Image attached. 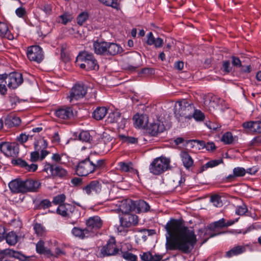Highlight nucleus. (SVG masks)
Masks as SVG:
<instances>
[{
  "label": "nucleus",
  "mask_w": 261,
  "mask_h": 261,
  "mask_svg": "<svg viewBox=\"0 0 261 261\" xmlns=\"http://www.w3.org/2000/svg\"><path fill=\"white\" fill-rule=\"evenodd\" d=\"M225 221L222 218L217 221L211 223L208 226V229L212 232L215 231L217 229L222 228L225 227Z\"/></svg>",
  "instance_id": "nucleus-33"
},
{
  "label": "nucleus",
  "mask_w": 261,
  "mask_h": 261,
  "mask_svg": "<svg viewBox=\"0 0 261 261\" xmlns=\"http://www.w3.org/2000/svg\"><path fill=\"white\" fill-rule=\"evenodd\" d=\"M107 112L108 110L106 108L98 107L94 111L93 113V117L95 119L100 120L102 119L106 116Z\"/></svg>",
  "instance_id": "nucleus-30"
},
{
  "label": "nucleus",
  "mask_w": 261,
  "mask_h": 261,
  "mask_svg": "<svg viewBox=\"0 0 261 261\" xmlns=\"http://www.w3.org/2000/svg\"><path fill=\"white\" fill-rule=\"evenodd\" d=\"M133 120L136 127L145 128L148 122V117L145 114H136L134 116Z\"/></svg>",
  "instance_id": "nucleus-22"
},
{
  "label": "nucleus",
  "mask_w": 261,
  "mask_h": 261,
  "mask_svg": "<svg viewBox=\"0 0 261 261\" xmlns=\"http://www.w3.org/2000/svg\"><path fill=\"white\" fill-rule=\"evenodd\" d=\"M246 172V170L243 168H235L233 170V175H229L227 178H231L234 176H243L245 174Z\"/></svg>",
  "instance_id": "nucleus-41"
},
{
  "label": "nucleus",
  "mask_w": 261,
  "mask_h": 261,
  "mask_svg": "<svg viewBox=\"0 0 261 261\" xmlns=\"http://www.w3.org/2000/svg\"><path fill=\"white\" fill-rule=\"evenodd\" d=\"M0 150L7 156H16L18 154L19 149L16 143L2 142L0 144Z\"/></svg>",
  "instance_id": "nucleus-8"
},
{
  "label": "nucleus",
  "mask_w": 261,
  "mask_h": 261,
  "mask_svg": "<svg viewBox=\"0 0 261 261\" xmlns=\"http://www.w3.org/2000/svg\"><path fill=\"white\" fill-rule=\"evenodd\" d=\"M181 156L183 164L186 167L189 168L193 165V160L187 152H182Z\"/></svg>",
  "instance_id": "nucleus-35"
},
{
  "label": "nucleus",
  "mask_w": 261,
  "mask_h": 261,
  "mask_svg": "<svg viewBox=\"0 0 261 261\" xmlns=\"http://www.w3.org/2000/svg\"><path fill=\"white\" fill-rule=\"evenodd\" d=\"M205 124L209 129L214 131H217L219 130L221 126L220 124L216 122H206Z\"/></svg>",
  "instance_id": "nucleus-46"
},
{
  "label": "nucleus",
  "mask_w": 261,
  "mask_h": 261,
  "mask_svg": "<svg viewBox=\"0 0 261 261\" xmlns=\"http://www.w3.org/2000/svg\"><path fill=\"white\" fill-rule=\"evenodd\" d=\"M199 102L211 113H217L223 110L222 103L224 100L215 95L211 94H199Z\"/></svg>",
  "instance_id": "nucleus-4"
},
{
  "label": "nucleus",
  "mask_w": 261,
  "mask_h": 261,
  "mask_svg": "<svg viewBox=\"0 0 261 261\" xmlns=\"http://www.w3.org/2000/svg\"><path fill=\"white\" fill-rule=\"evenodd\" d=\"M141 258L143 261H150V257L152 256V253L150 252H144L141 255Z\"/></svg>",
  "instance_id": "nucleus-58"
},
{
  "label": "nucleus",
  "mask_w": 261,
  "mask_h": 261,
  "mask_svg": "<svg viewBox=\"0 0 261 261\" xmlns=\"http://www.w3.org/2000/svg\"><path fill=\"white\" fill-rule=\"evenodd\" d=\"M16 15L19 17H23L25 14V10L24 8L20 7L17 9L15 11Z\"/></svg>",
  "instance_id": "nucleus-64"
},
{
  "label": "nucleus",
  "mask_w": 261,
  "mask_h": 261,
  "mask_svg": "<svg viewBox=\"0 0 261 261\" xmlns=\"http://www.w3.org/2000/svg\"><path fill=\"white\" fill-rule=\"evenodd\" d=\"M37 168L38 166L36 164H32L29 165L27 164L25 169L29 172H34L37 170Z\"/></svg>",
  "instance_id": "nucleus-63"
},
{
  "label": "nucleus",
  "mask_w": 261,
  "mask_h": 261,
  "mask_svg": "<svg viewBox=\"0 0 261 261\" xmlns=\"http://www.w3.org/2000/svg\"><path fill=\"white\" fill-rule=\"evenodd\" d=\"M122 51V47L118 44L114 43L108 42L106 56H115L121 53Z\"/></svg>",
  "instance_id": "nucleus-27"
},
{
  "label": "nucleus",
  "mask_w": 261,
  "mask_h": 261,
  "mask_svg": "<svg viewBox=\"0 0 261 261\" xmlns=\"http://www.w3.org/2000/svg\"><path fill=\"white\" fill-rule=\"evenodd\" d=\"M0 34L1 36L3 38H5L10 40L14 39V36L9 30L8 25L4 22H0Z\"/></svg>",
  "instance_id": "nucleus-29"
},
{
  "label": "nucleus",
  "mask_w": 261,
  "mask_h": 261,
  "mask_svg": "<svg viewBox=\"0 0 261 261\" xmlns=\"http://www.w3.org/2000/svg\"><path fill=\"white\" fill-rule=\"evenodd\" d=\"M6 240L8 244L14 245L17 242V236L13 231H11L6 236Z\"/></svg>",
  "instance_id": "nucleus-37"
},
{
  "label": "nucleus",
  "mask_w": 261,
  "mask_h": 261,
  "mask_svg": "<svg viewBox=\"0 0 261 261\" xmlns=\"http://www.w3.org/2000/svg\"><path fill=\"white\" fill-rule=\"evenodd\" d=\"M72 209L74 208L70 204H62L59 205L58 208L57 210V211L59 214L63 216H68L69 217H71V216H70L71 213L74 215H77V211L73 210V211L72 212Z\"/></svg>",
  "instance_id": "nucleus-21"
},
{
  "label": "nucleus",
  "mask_w": 261,
  "mask_h": 261,
  "mask_svg": "<svg viewBox=\"0 0 261 261\" xmlns=\"http://www.w3.org/2000/svg\"><path fill=\"white\" fill-rule=\"evenodd\" d=\"M36 251L40 254H43L48 255H53L49 249L44 247V243L43 241L40 240L36 245Z\"/></svg>",
  "instance_id": "nucleus-34"
},
{
  "label": "nucleus",
  "mask_w": 261,
  "mask_h": 261,
  "mask_svg": "<svg viewBox=\"0 0 261 261\" xmlns=\"http://www.w3.org/2000/svg\"><path fill=\"white\" fill-rule=\"evenodd\" d=\"M211 201L216 207H221L223 205L221 197L217 195L212 196L211 198Z\"/></svg>",
  "instance_id": "nucleus-43"
},
{
  "label": "nucleus",
  "mask_w": 261,
  "mask_h": 261,
  "mask_svg": "<svg viewBox=\"0 0 261 261\" xmlns=\"http://www.w3.org/2000/svg\"><path fill=\"white\" fill-rule=\"evenodd\" d=\"M107 121L108 123H117L119 128H123L125 126L127 120L121 116L119 112H114L109 114Z\"/></svg>",
  "instance_id": "nucleus-15"
},
{
  "label": "nucleus",
  "mask_w": 261,
  "mask_h": 261,
  "mask_svg": "<svg viewBox=\"0 0 261 261\" xmlns=\"http://www.w3.org/2000/svg\"><path fill=\"white\" fill-rule=\"evenodd\" d=\"M169 159L164 157L157 158L150 165V172L154 175L161 174L169 169Z\"/></svg>",
  "instance_id": "nucleus-6"
},
{
  "label": "nucleus",
  "mask_w": 261,
  "mask_h": 261,
  "mask_svg": "<svg viewBox=\"0 0 261 261\" xmlns=\"http://www.w3.org/2000/svg\"><path fill=\"white\" fill-rule=\"evenodd\" d=\"M39 158V150H36L31 153V160L32 162H36L38 160Z\"/></svg>",
  "instance_id": "nucleus-61"
},
{
  "label": "nucleus",
  "mask_w": 261,
  "mask_h": 261,
  "mask_svg": "<svg viewBox=\"0 0 261 261\" xmlns=\"http://www.w3.org/2000/svg\"><path fill=\"white\" fill-rule=\"evenodd\" d=\"M134 208L136 207L139 212H146L150 208L149 204L143 200L134 202Z\"/></svg>",
  "instance_id": "nucleus-31"
},
{
  "label": "nucleus",
  "mask_w": 261,
  "mask_h": 261,
  "mask_svg": "<svg viewBox=\"0 0 261 261\" xmlns=\"http://www.w3.org/2000/svg\"><path fill=\"white\" fill-rule=\"evenodd\" d=\"M66 197L64 194H60L54 198L53 202L55 204H62L65 201Z\"/></svg>",
  "instance_id": "nucleus-48"
},
{
  "label": "nucleus",
  "mask_w": 261,
  "mask_h": 261,
  "mask_svg": "<svg viewBox=\"0 0 261 261\" xmlns=\"http://www.w3.org/2000/svg\"><path fill=\"white\" fill-rule=\"evenodd\" d=\"M123 257L124 259L128 261H136L137 256L129 252H125L123 254Z\"/></svg>",
  "instance_id": "nucleus-50"
},
{
  "label": "nucleus",
  "mask_w": 261,
  "mask_h": 261,
  "mask_svg": "<svg viewBox=\"0 0 261 261\" xmlns=\"http://www.w3.org/2000/svg\"><path fill=\"white\" fill-rule=\"evenodd\" d=\"M13 163L14 165H19L21 167L25 168L27 163L24 161L20 159H18L17 160H15L13 161Z\"/></svg>",
  "instance_id": "nucleus-55"
},
{
  "label": "nucleus",
  "mask_w": 261,
  "mask_h": 261,
  "mask_svg": "<svg viewBox=\"0 0 261 261\" xmlns=\"http://www.w3.org/2000/svg\"><path fill=\"white\" fill-rule=\"evenodd\" d=\"M163 257L162 255L152 253V256L150 257V261H161Z\"/></svg>",
  "instance_id": "nucleus-62"
},
{
  "label": "nucleus",
  "mask_w": 261,
  "mask_h": 261,
  "mask_svg": "<svg viewBox=\"0 0 261 261\" xmlns=\"http://www.w3.org/2000/svg\"><path fill=\"white\" fill-rule=\"evenodd\" d=\"M9 187L13 193H24L23 180L17 178L12 180L9 184Z\"/></svg>",
  "instance_id": "nucleus-23"
},
{
  "label": "nucleus",
  "mask_w": 261,
  "mask_h": 261,
  "mask_svg": "<svg viewBox=\"0 0 261 261\" xmlns=\"http://www.w3.org/2000/svg\"><path fill=\"white\" fill-rule=\"evenodd\" d=\"M118 252V249L116 247L115 239H111L107 243V245L103 246L101 249V253L103 255H113Z\"/></svg>",
  "instance_id": "nucleus-18"
},
{
  "label": "nucleus",
  "mask_w": 261,
  "mask_h": 261,
  "mask_svg": "<svg viewBox=\"0 0 261 261\" xmlns=\"http://www.w3.org/2000/svg\"><path fill=\"white\" fill-rule=\"evenodd\" d=\"M108 42L96 40L93 43V49L97 55H107Z\"/></svg>",
  "instance_id": "nucleus-19"
},
{
  "label": "nucleus",
  "mask_w": 261,
  "mask_h": 261,
  "mask_svg": "<svg viewBox=\"0 0 261 261\" xmlns=\"http://www.w3.org/2000/svg\"><path fill=\"white\" fill-rule=\"evenodd\" d=\"M83 191L88 195L98 194L100 198L104 200H111L113 198L111 196V190L106 186H102L101 184L97 180L91 181L86 186L83 187Z\"/></svg>",
  "instance_id": "nucleus-3"
},
{
  "label": "nucleus",
  "mask_w": 261,
  "mask_h": 261,
  "mask_svg": "<svg viewBox=\"0 0 261 261\" xmlns=\"http://www.w3.org/2000/svg\"><path fill=\"white\" fill-rule=\"evenodd\" d=\"M234 140L232 135L230 132L225 133L221 138V141L226 144H231Z\"/></svg>",
  "instance_id": "nucleus-40"
},
{
  "label": "nucleus",
  "mask_w": 261,
  "mask_h": 261,
  "mask_svg": "<svg viewBox=\"0 0 261 261\" xmlns=\"http://www.w3.org/2000/svg\"><path fill=\"white\" fill-rule=\"evenodd\" d=\"M47 146V142L44 139H40L35 143L36 150H39L41 149H45Z\"/></svg>",
  "instance_id": "nucleus-44"
},
{
  "label": "nucleus",
  "mask_w": 261,
  "mask_h": 261,
  "mask_svg": "<svg viewBox=\"0 0 261 261\" xmlns=\"http://www.w3.org/2000/svg\"><path fill=\"white\" fill-rule=\"evenodd\" d=\"M76 64L81 68L89 70H97L99 66L93 54L87 51L81 53L77 57Z\"/></svg>",
  "instance_id": "nucleus-5"
},
{
  "label": "nucleus",
  "mask_w": 261,
  "mask_h": 261,
  "mask_svg": "<svg viewBox=\"0 0 261 261\" xmlns=\"http://www.w3.org/2000/svg\"><path fill=\"white\" fill-rule=\"evenodd\" d=\"M40 183L32 179L23 180L24 193L37 192L40 188Z\"/></svg>",
  "instance_id": "nucleus-20"
},
{
  "label": "nucleus",
  "mask_w": 261,
  "mask_h": 261,
  "mask_svg": "<svg viewBox=\"0 0 261 261\" xmlns=\"http://www.w3.org/2000/svg\"><path fill=\"white\" fill-rule=\"evenodd\" d=\"M221 161L219 160H213L206 163L204 165L202 166L200 169V172H202L208 168H212L218 165Z\"/></svg>",
  "instance_id": "nucleus-39"
},
{
  "label": "nucleus",
  "mask_w": 261,
  "mask_h": 261,
  "mask_svg": "<svg viewBox=\"0 0 261 261\" xmlns=\"http://www.w3.org/2000/svg\"><path fill=\"white\" fill-rule=\"evenodd\" d=\"M165 127L163 122L158 118L151 122L147 126L146 131L151 136H155L165 130Z\"/></svg>",
  "instance_id": "nucleus-12"
},
{
  "label": "nucleus",
  "mask_w": 261,
  "mask_h": 261,
  "mask_svg": "<svg viewBox=\"0 0 261 261\" xmlns=\"http://www.w3.org/2000/svg\"><path fill=\"white\" fill-rule=\"evenodd\" d=\"M34 229L38 236H43L46 233L45 228L41 224L35 223L34 225Z\"/></svg>",
  "instance_id": "nucleus-38"
},
{
  "label": "nucleus",
  "mask_w": 261,
  "mask_h": 261,
  "mask_svg": "<svg viewBox=\"0 0 261 261\" xmlns=\"http://www.w3.org/2000/svg\"><path fill=\"white\" fill-rule=\"evenodd\" d=\"M5 80H2L0 82V94L5 95L7 91V88L6 87L5 81Z\"/></svg>",
  "instance_id": "nucleus-56"
},
{
  "label": "nucleus",
  "mask_w": 261,
  "mask_h": 261,
  "mask_svg": "<svg viewBox=\"0 0 261 261\" xmlns=\"http://www.w3.org/2000/svg\"><path fill=\"white\" fill-rule=\"evenodd\" d=\"M27 56L31 61L40 63L43 59V54L41 48L39 46H32L28 48Z\"/></svg>",
  "instance_id": "nucleus-11"
},
{
  "label": "nucleus",
  "mask_w": 261,
  "mask_h": 261,
  "mask_svg": "<svg viewBox=\"0 0 261 261\" xmlns=\"http://www.w3.org/2000/svg\"><path fill=\"white\" fill-rule=\"evenodd\" d=\"M103 164L104 161L102 160H97L95 163L93 162L94 171L100 168Z\"/></svg>",
  "instance_id": "nucleus-54"
},
{
  "label": "nucleus",
  "mask_w": 261,
  "mask_h": 261,
  "mask_svg": "<svg viewBox=\"0 0 261 261\" xmlns=\"http://www.w3.org/2000/svg\"><path fill=\"white\" fill-rule=\"evenodd\" d=\"M232 64L233 66L237 67H240L242 66L241 62L240 59L234 56L232 57Z\"/></svg>",
  "instance_id": "nucleus-59"
},
{
  "label": "nucleus",
  "mask_w": 261,
  "mask_h": 261,
  "mask_svg": "<svg viewBox=\"0 0 261 261\" xmlns=\"http://www.w3.org/2000/svg\"><path fill=\"white\" fill-rule=\"evenodd\" d=\"M243 126L251 131L261 133V121H250L243 123Z\"/></svg>",
  "instance_id": "nucleus-25"
},
{
  "label": "nucleus",
  "mask_w": 261,
  "mask_h": 261,
  "mask_svg": "<svg viewBox=\"0 0 261 261\" xmlns=\"http://www.w3.org/2000/svg\"><path fill=\"white\" fill-rule=\"evenodd\" d=\"M120 223L126 228L135 225L138 223V218L136 215L130 213L124 214L123 216L120 218Z\"/></svg>",
  "instance_id": "nucleus-17"
},
{
  "label": "nucleus",
  "mask_w": 261,
  "mask_h": 261,
  "mask_svg": "<svg viewBox=\"0 0 261 261\" xmlns=\"http://www.w3.org/2000/svg\"><path fill=\"white\" fill-rule=\"evenodd\" d=\"M247 211V206L245 204H242L238 207L236 210V214L239 215H243L245 214Z\"/></svg>",
  "instance_id": "nucleus-51"
},
{
  "label": "nucleus",
  "mask_w": 261,
  "mask_h": 261,
  "mask_svg": "<svg viewBox=\"0 0 261 261\" xmlns=\"http://www.w3.org/2000/svg\"><path fill=\"white\" fill-rule=\"evenodd\" d=\"M193 142H195L196 140H185L184 138L178 137L175 139L174 142L176 145L179 146V147H184L189 145Z\"/></svg>",
  "instance_id": "nucleus-36"
},
{
  "label": "nucleus",
  "mask_w": 261,
  "mask_h": 261,
  "mask_svg": "<svg viewBox=\"0 0 261 261\" xmlns=\"http://www.w3.org/2000/svg\"><path fill=\"white\" fill-rule=\"evenodd\" d=\"M40 9L42 10L46 14L49 15L51 12L52 7L49 4H45L40 6Z\"/></svg>",
  "instance_id": "nucleus-52"
},
{
  "label": "nucleus",
  "mask_w": 261,
  "mask_h": 261,
  "mask_svg": "<svg viewBox=\"0 0 261 261\" xmlns=\"http://www.w3.org/2000/svg\"><path fill=\"white\" fill-rule=\"evenodd\" d=\"M88 14L87 12L81 13L77 17V22L80 25H82L88 18Z\"/></svg>",
  "instance_id": "nucleus-45"
},
{
  "label": "nucleus",
  "mask_w": 261,
  "mask_h": 261,
  "mask_svg": "<svg viewBox=\"0 0 261 261\" xmlns=\"http://www.w3.org/2000/svg\"><path fill=\"white\" fill-rule=\"evenodd\" d=\"M62 19V23L66 24L68 21H70L72 17L70 15L68 14H64L60 16Z\"/></svg>",
  "instance_id": "nucleus-57"
},
{
  "label": "nucleus",
  "mask_w": 261,
  "mask_h": 261,
  "mask_svg": "<svg viewBox=\"0 0 261 261\" xmlns=\"http://www.w3.org/2000/svg\"><path fill=\"white\" fill-rule=\"evenodd\" d=\"M222 69L225 73H229L231 70V67L230 66V63L228 61H224L223 63Z\"/></svg>",
  "instance_id": "nucleus-53"
},
{
  "label": "nucleus",
  "mask_w": 261,
  "mask_h": 261,
  "mask_svg": "<svg viewBox=\"0 0 261 261\" xmlns=\"http://www.w3.org/2000/svg\"><path fill=\"white\" fill-rule=\"evenodd\" d=\"M80 140L84 142H89L91 139V136L89 132L83 131L79 135Z\"/></svg>",
  "instance_id": "nucleus-47"
},
{
  "label": "nucleus",
  "mask_w": 261,
  "mask_h": 261,
  "mask_svg": "<svg viewBox=\"0 0 261 261\" xmlns=\"http://www.w3.org/2000/svg\"><path fill=\"white\" fill-rule=\"evenodd\" d=\"M174 114L179 121L184 122L192 118L196 119V109L193 103L183 100L175 103Z\"/></svg>",
  "instance_id": "nucleus-2"
},
{
  "label": "nucleus",
  "mask_w": 261,
  "mask_h": 261,
  "mask_svg": "<svg viewBox=\"0 0 261 261\" xmlns=\"http://www.w3.org/2000/svg\"><path fill=\"white\" fill-rule=\"evenodd\" d=\"M86 229L89 231L91 237L93 236L97 230L102 225V221L99 217L94 216L88 218L86 221Z\"/></svg>",
  "instance_id": "nucleus-9"
},
{
  "label": "nucleus",
  "mask_w": 261,
  "mask_h": 261,
  "mask_svg": "<svg viewBox=\"0 0 261 261\" xmlns=\"http://www.w3.org/2000/svg\"><path fill=\"white\" fill-rule=\"evenodd\" d=\"M117 208L115 210L117 211H121L122 213H129L134 208V202L129 199H123L122 200H117L114 203Z\"/></svg>",
  "instance_id": "nucleus-13"
},
{
  "label": "nucleus",
  "mask_w": 261,
  "mask_h": 261,
  "mask_svg": "<svg viewBox=\"0 0 261 261\" xmlns=\"http://www.w3.org/2000/svg\"><path fill=\"white\" fill-rule=\"evenodd\" d=\"M101 3H102L105 5L111 6L114 8L118 9V4L115 0H98Z\"/></svg>",
  "instance_id": "nucleus-49"
},
{
  "label": "nucleus",
  "mask_w": 261,
  "mask_h": 261,
  "mask_svg": "<svg viewBox=\"0 0 261 261\" xmlns=\"http://www.w3.org/2000/svg\"><path fill=\"white\" fill-rule=\"evenodd\" d=\"M56 115L59 118L66 119L73 116V112L71 108H62L56 112Z\"/></svg>",
  "instance_id": "nucleus-24"
},
{
  "label": "nucleus",
  "mask_w": 261,
  "mask_h": 261,
  "mask_svg": "<svg viewBox=\"0 0 261 261\" xmlns=\"http://www.w3.org/2000/svg\"><path fill=\"white\" fill-rule=\"evenodd\" d=\"M93 172V162L89 159L80 162L76 166L75 172L79 176H87Z\"/></svg>",
  "instance_id": "nucleus-7"
},
{
  "label": "nucleus",
  "mask_w": 261,
  "mask_h": 261,
  "mask_svg": "<svg viewBox=\"0 0 261 261\" xmlns=\"http://www.w3.org/2000/svg\"><path fill=\"white\" fill-rule=\"evenodd\" d=\"M225 232H220L218 233H215L212 232L211 230L207 228L204 227L202 229H200L198 231L197 236H198V239H197V242H198L200 245L206 242L209 238L214 237L218 234L224 233Z\"/></svg>",
  "instance_id": "nucleus-14"
},
{
  "label": "nucleus",
  "mask_w": 261,
  "mask_h": 261,
  "mask_svg": "<svg viewBox=\"0 0 261 261\" xmlns=\"http://www.w3.org/2000/svg\"><path fill=\"white\" fill-rule=\"evenodd\" d=\"M147 39L146 43L148 45H154L156 48H159L162 46L163 44V40L161 38H155L151 32H150L147 35Z\"/></svg>",
  "instance_id": "nucleus-26"
},
{
  "label": "nucleus",
  "mask_w": 261,
  "mask_h": 261,
  "mask_svg": "<svg viewBox=\"0 0 261 261\" xmlns=\"http://www.w3.org/2000/svg\"><path fill=\"white\" fill-rule=\"evenodd\" d=\"M166 229L170 239L167 238L166 247L170 250H178L189 253L195 242L194 229H189L177 220H172L166 225Z\"/></svg>",
  "instance_id": "nucleus-1"
},
{
  "label": "nucleus",
  "mask_w": 261,
  "mask_h": 261,
  "mask_svg": "<svg viewBox=\"0 0 261 261\" xmlns=\"http://www.w3.org/2000/svg\"><path fill=\"white\" fill-rule=\"evenodd\" d=\"M119 169L123 172H129L133 169V165L131 163H125L124 162H120L119 163Z\"/></svg>",
  "instance_id": "nucleus-42"
},
{
  "label": "nucleus",
  "mask_w": 261,
  "mask_h": 261,
  "mask_svg": "<svg viewBox=\"0 0 261 261\" xmlns=\"http://www.w3.org/2000/svg\"><path fill=\"white\" fill-rule=\"evenodd\" d=\"M71 232L74 236L82 239L91 237L89 234V231L86 228L84 229H82L79 227H74L72 229Z\"/></svg>",
  "instance_id": "nucleus-28"
},
{
  "label": "nucleus",
  "mask_w": 261,
  "mask_h": 261,
  "mask_svg": "<svg viewBox=\"0 0 261 261\" xmlns=\"http://www.w3.org/2000/svg\"><path fill=\"white\" fill-rule=\"evenodd\" d=\"M246 248L243 246H237L232 248L226 252V256L230 257L234 255H237L245 251Z\"/></svg>",
  "instance_id": "nucleus-32"
},
{
  "label": "nucleus",
  "mask_w": 261,
  "mask_h": 261,
  "mask_svg": "<svg viewBox=\"0 0 261 261\" xmlns=\"http://www.w3.org/2000/svg\"><path fill=\"white\" fill-rule=\"evenodd\" d=\"M10 120L11 122V125L12 126H18L21 122L20 119L18 117H13Z\"/></svg>",
  "instance_id": "nucleus-60"
},
{
  "label": "nucleus",
  "mask_w": 261,
  "mask_h": 261,
  "mask_svg": "<svg viewBox=\"0 0 261 261\" xmlns=\"http://www.w3.org/2000/svg\"><path fill=\"white\" fill-rule=\"evenodd\" d=\"M48 174H50V175L54 176H59V177H64L66 174V171L63 168L55 166L53 165L50 164H47L45 165L44 169Z\"/></svg>",
  "instance_id": "nucleus-16"
},
{
  "label": "nucleus",
  "mask_w": 261,
  "mask_h": 261,
  "mask_svg": "<svg viewBox=\"0 0 261 261\" xmlns=\"http://www.w3.org/2000/svg\"><path fill=\"white\" fill-rule=\"evenodd\" d=\"M87 87L84 85H75L70 90V95L68 98L70 102H73L74 100H79L83 98L87 93Z\"/></svg>",
  "instance_id": "nucleus-10"
}]
</instances>
